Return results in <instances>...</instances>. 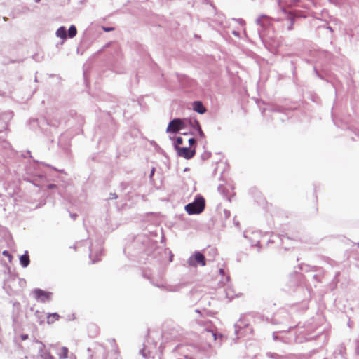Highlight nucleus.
Instances as JSON below:
<instances>
[{
	"label": "nucleus",
	"instance_id": "f257e3e1",
	"mask_svg": "<svg viewBox=\"0 0 359 359\" xmlns=\"http://www.w3.org/2000/svg\"><path fill=\"white\" fill-rule=\"evenodd\" d=\"M205 206V201L202 196L196 198L193 203L185 205L184 209L189 215H198L201 213Z\"/></svg>",
	"mask_w": 359,
	"mask_h": 359
},
{
	"label": "nucleus",
	"instance_id": "f03ea898",
	"mask_svg": "<svg viewBox=\"0 0 359 359\" xmlns=\"http://www.w3.org/2000/svg\"><path fill=\"white\" fill-rule=\"evenodd\" d=\"M32 292L35 299L41 302H46L50 300L52 294L51 292H46L41 289H35Z\"/></svg>",
	"mask_w": 359,
	"mask_h": 359
},
{
	"label": "nucleus",
	"instance_id": "7ed1b4c3",
	"mask_svg": "<svg viewBox=\"0 0 359 359\" xmlns=\"http://www.w3.org/2000/svg\"><path fill=\"white\" fill-rule=\"evenodd\" d=\"M177 154L186 159H190L194 157L196 154L195 149H191L187 147L177 146Z\"/></svg>",
	"mask_w": 359,
	"mask_h": 359
},
{
	"label": "nucleus",
	"instance_id": "20e7f679",
	"mask_svg": "<svg viewBox=\"0 0 359 359\" xmlns=\"http://www.w3.org/2000/svg\"><path fill=\"white\" fill-rule=\"evenodd\" d=\"M197 264H201V266H205V258L203 254L201 252H196L190 259H189V264L191 266H196Z\"/></svg>",
	"mask_w": 359,
	"mask_h": 359
},
{
	"label": "nucleus",
	"instance_id": "39448f33",
	"mask_svg": "<svg viewBox=\"0 0 359 359\" xmlns=\"http://www.w3.org/2000/svg\"><path fill=\"white\" fill-rule=\"evenodd\" d=\"M217 334L211 330H206L202 334V339L205 341L208 347L212 346V342L217 340Z\"/></svg>",
	"mask_w": 359,
	"mask_h": 359
},
{
	"label": "nucleus",
	"instance_id": "423d86ee",
	"mask_svg": "<svg viewBox=\"0 0 359 359\" xmlns=\"http://www.w3.org/2000/svg\"><path fill=\"white\" fill-rule=\"evenodd\" d=\"M183 126V123L180 119H174L170 122L167 131L170 133H177L180 131Z\"/></svg>",
	"mask_w": 359,
	"mask_h": 359
},
{
	"label": "nucleus",
	"instance_id": "0eeeda50",
	"mask_svg": "<svg viewBox=\"0 0 359 359\" xmlns=\"http://www.w3.org/2000/svg\"><path fill=\"white\" fill-rule=\"evenodd\" d=\"M193 108H194V111H196V112H198L201 114H204L206 111V109L204 107V106L203 105L202 102H201L199 101H196L193 103Z\"/></svg>",
	"mask_w": 359,
	"mask_h": 359
},
{
	"label": "nucleus",
	"instance_id": "6e6552de",
	"mask_svg": "<svg viewBox=\"0 0 359 359\" xmlns=\"http://www.w3.org/2000/svg\"><path fill=\"white\" fill-rule=\"evenodd\" d=\"M20 262L22 267H27L29 264L30 260L28 255V252L25 251V253L20 256Z\"/></svg>",
	"mask_w": 359,
	"mask_h": 359
},
{
	"label": "nucleus",
	"instance_id": "1a4fd4ad",
	"mask_svg": "<svg viewBox=\"0 0 359 359\" xmlns=\"http://www.w3.org/2000/svg\"><path fill=\"white\" fill-rule=\"evenodd\" d=\"M60 319V315L57 313H49L47 316V323L53 324Z\"/></svg>",
	"mask_w": 359,
	"mask_h": 359
},
{
	"label": "nucleus",
	"instance_id": "9d476101",
	"mask_svg": "<svg viewBox=\"0 0 359 359\" xmlns=\"http://www.w3.org/2000/svg\"><path fill=\"white\" fill-rule=\"evenodd\" d=\"M57 36L65 39L67 38V31L65 27H60L56 32Z\"/></svg>",
	"mask_w": 359,
	"mask_h": 359
},
{
	"label": "nucleus",
	"instance_id": "9b49d317",
	"mask_svg": "<svg viewBox=\"0 0 359 359\" xmlns=\"http://www.w3.org/2000/svg\"><path fill=\"white\" fill-rule=\"evenodd\" d=\"M69 350L67 347H62L58 353L60 359H66L68 357Z\"/></svg>",
	"mask_w": 359,
	"mask_h": 359
},
{
	"label": "nucleus",
	"instance_id": "f8f14e48",
	"mask_svg": "<svg viewBox=\"0 0 359 359\" xmlns=\"http://www.w3.org/2000/svg\"><path fill=\"white\" fill-rule=\"evenodd\" d=\"M37 359H54V357L47 351H42Z\"/></svg>",
	"mask_w": 359,
	"mask_h": 359
},
{
	"label": "nucleus",
	"instance_id": "ddd939ff",
	"mask_svg": "<svg viewBox=\"0 0 359 359\" xmlns=\"http://www.w3.org/2000/svg\"><path fill=\"white\" fill-rule=\"evenodd\" d=\"M77 34V29L74 25L70 26L68 30V36L70 38L74 37Z\"/></svg>",
	"mask_w": 359,
	"mask_h": 359
},
{
	"label": "nucleus",
	"instance_id": "4468645a",
	"mask_svg": "<svg viewBox=\"0 0 359 359\" xmlns=\"http://www.w3.org/2000/svg\"><path fill=\"white\" fill-rule=\"evenodd\" d=\"M2 254L4 256L7 257L10 262L11 261L12 255L9 253L8 251L4 250V251H3Z\"/></svg>",
	"mask_w": 359,
	"mask_h": 359
},
{
	"label": "nucleus",
	"instance_id": "2eb2a0df",
	"mask_svg": "<svg viewBox=\"0 0 359 359\" xmlns=\"http://www.w3.org/2000/svg\"><path fill=\"white\" fill-rule=\"evenodd\" d=\"M183 143V139L182 137H178L176 140V146L175 147L177 148V146H180Z\"/></svg>",
	"mask_w": 359,
	"mask_h": 359
},
{
	"label": "nucleus",
	"instance_id": "dca6fc26",
	"mask_svg": "<svg viewBox=\"0 0 359 359\" xmlns=\"http://www.w3.org/2000/svg\"><path fill=\"white\" fill-rule=\"evenodd\" d=\"M196 123H197V126H198V133H199L200 136H201V137H204V136H205V135H204V133H203V130H201V126H200V125H199V123H198V122H196Z\"/></svg>",
	"mask_w": 359,
	"mask_h": 359
},
{
	"label": "nucleus",
	"instance_id": "f3484780",
	"mask_svg": "<svg viewBox=\"0 0 359 359\" xmlns=\"http://www.w3.org/2000/svg\"><path fill=\"white\" fill-rule=\"evenodd\" d=\"M188 141L189 143V146H191L193 144L195 143V140L194 138H189Z\"/></svg>",
	"mask_w": 359,
	"mask_h": 359
},
{
	"label": "nucleus",
	"instance_id": "a211bd4d",
	"mask_svg": "<svg viewBox=\"0 0 359 359\" xmlns=\"http://www.w3.org/2000/svg\"><path fill=\"white\" fill-rule=\"evenodd\" d=\"M27 337H28V336L27 334L21 336V339L22 340H26L27 339Z\"/></svg>",
	"mask_w": 359,
	"mask_h": 359
},
{
	"label": "nucleus",
	"instance_id": "6ab92c4d",
	"mask_svg": "<svg viewBox=\"0 0 359 359\" xmlns=\"http://www.w3.org/2000/svg\"><path fill=\"white\" fill-rule=\"evenodd\" d=\"M112 29H111V28L104 29V30H106V31H110V30H112Z\"/></svg>",
	"mask_w": 359,
	"mask_h": 359
},
{
	"label": "nucleus",
	"instance_id": "aec40b11",
	"mask_svg": "<svg viewBox=\"0 0 359 359\" xmlns=\"http://www.w3.org/2000/svg\"><path fill=\"white\" fill-rule=\"evenodd\" d=\"M188 359H191V358H188Z\"/></svg>",
	"mask_w": 359,
	"mask_h": 359
}]
</instances>
